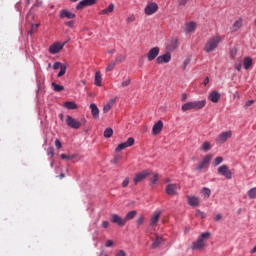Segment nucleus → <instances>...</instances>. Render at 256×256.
<instances>
[{
  "label": "nucleus",
  "mask_w": 256,
  "mask_h": 256,
  "mask_svg": "<svg viewBox=\"0 0 256 256\" xmlns=\"http://www.w3.org/2000/svg\"><path fill=\"white\" fill-rule=\"evenodd\" d=\"M211 237V233L204 232L201 236L197 239L196 242H193L192 249L194 251H201L205 247V242Z\"/></svg>",
  "instance_id": "1"
},
{
  "label": "nucleus",
  "mask_w": 256,
  "mask_h": 256,
  "mask_svg": "<svg viewBox=\"0 0 256 256\" xmlns=\"http://www.w3.org/2000/svg\"><path fill=\"white\" fill-rule=\"evenodd\" d=\"M207 105V101L200 100V101H193V102H187L184 105H182L181 110L182 111H191V109H203Z\"/></svg>",
  "instance_id": "2"
},
{
  "label": "nucleus",
  "mask_w": 256,
  "mask_h": 256,
  "mask_svg": "<svg viewBox=\"0 0 256 256\" xmlns=\"http://www.w3.org/2000/svg\"><path fill=\"white\" fill-rule=\"evenodd\" d=\"M219 43H221V37L220 36H214L208 40V42L205 45L204 51L206 53H211L216 50V48L219 46Z\"/></svg>",
  "instance_id": "3"
},
{
  "label": "nucleus",
  "mask_w": 256,
  "mask_h": 256,
  "mask_svg": "<svg viewBox=\"0 0 256 256\" xmlns=\"http://www.w3.org/2000/svg\"><path fill=\"white\" fill-rule=\"evenodd\" d=\"M85 123H87L85 118H81V121H79L72 116H66V125L71 129H81V125H85Z\"/></svg>",
  "instance_id": "4"
},
{
  "label": "nucleus",
  "mask_w": 256,
  "mask_h": 256,
  "mask_svg": "<svg viewBox=\"0 0 256 256\" xmlns=\"http://www.w3.org/2000/svg\"><path fill=\"white\" fill-rule=\"evenodd\" d=\"M231 137H233V131L228 130V131L222 132L216 138V143L218 145H223V143H226V141L228 139H231Z\"/></svg>",
  "instance_id": "5"
},
{
  "label": "nucleus",
  "mask_w": 256,
  "mask_h": 256,
  "mask_svg": "<svg viewBox=\"0 0 256 256\" xmlns=\"http://www.w3.org/2000/svg\"><path fill=\"white\" fill-rule=\"evenodd\" d=\"M149 175H151V170H144L140 173H137L133 178L134 185H138V183H141V181H145Z\"/></svg>",
  "instance_id": "6"
},
{
  "label": "nucleus",
  "mask_w": 256,
  "mask_h": 256,
  "mask_svg": "<svg viewBox=\"0 0 256 256\" xmlns=\"http://www.w3.org/2000/svg\"><path fill=\"white\" fill-rule=\"evenodd\" d=\"M218 175H222V177H225L226 179H233V172H231L227 165H221L218 168Z\"/></svg>",
  "instance_id": "7"
},
{
  "label": "nucleus",
  "mask_w": 256,
  "mask_h": 256,
  "mask_svg": "<svg viewBox=\"0 0 256 256\" xmlns=\"http://www.w3.org/2000/svg\"><path fill=\"white\" fill-rule=\"evenodd\" d=\"M133 145H135V138L130 137L128 138V140L126 142L120 143L115 151L116 153H121V151H123V149H127V147H133Z\"/></svg>",
  "instance_id": "8"
},
{
  "label": "nucleus",
  "mask_w": 256,
  "mask_h": 256,
  "mask_svg": "<svg viewBox=\"0 0 256 256\" xmlns=\"http://www.w3.org/2000/svg\"><path fill=\"white\" fill-rule=\"evenodd\" d=\"M156 11H159V5H157L155 2L148 3L144 9L145 15L148 16L155 15Z\"/></svg>",
  "instance_id": "9"
},
{
  "label": "nucleus",
  "mask_w": 256,
  "mask_h": 256,
  "mask_svg": "<svg viewBox=\"0 0 256 256\" xmlns=\"http://www.w3.org/2000/svg\"><path fill=\"white\" fill-rule=\"evenodd\" d=\"M111 223L118 225L119 227H125V218L119 216V214H112L110 218Z\"/></svg>",
  "instance_id": "10"
},
{
  "label": "nucleus",
  "mask_w": 256,
  "mask_h": 256,
  "mask_svg": "<svg viewBox=\"0 0 256 256\" xmlns=\"http://www.w3.org/2000/svg\"><path fill=\"white\" fill-rule=\"evenodd\" d=\"M211 159H213V156L211 154L206 155L203 160L198 164L197 166V171H203V169H205L206 166L209 165V163L211 162Z\"/></svg>",
  "instance_id": "11"
},
{
  "label": "nucleus",
  "mask_w": 256,
  "mask_h": 256,
  "mask_svg": "<svg viewBox=\"0 0 256 256\" xmlns=\"http://www.w3.org/2000/svg\"><path fill=\"white\" fill-rule=\"evenodd\" d=\"M97 0H82L76 6L77 11H81V9H85V7H91V5H95Z\"/></svg>",
  "instance_id": "12"
},
{
  "label": "nucleus",
  "mask_w": 256,
  "mask_h": 256,
  "mask_svg": "<svg viewBox=\"0 0 256 256\" xmlns=\"http://www.w3.org/2000/svg\"><path fill=\"white\" fill-rule=\"evenodd\" d=\"M160 218H161V210H156L150 218L151 227H156L157 223H159Z\"/></svg>",
  "instance_id": "13"
},
{
  "label": "nucleus",
  "mask_w": 256,
  "mask_h": 256,
  "mask_svg": "<svg viewBox=\"0 0 256 256\" xmlns=\"http://www.w3.org/2000/svg\"><path fill=\"white\" fill-rule=\"evenodd\" d=\"M159 47H154L152 49H150L147 53V59L148 61H153L154 59L157 58V56L159 55Z\"/></svg>",
  "instance_id": "14"
},
{
  "label": "nucleus",
  "mask_w": 256,
  "mask_h": 256,
  "mask_svg": "<svg viewBox=\"0 0 256 256\" xmlns=\"http://www.w3.org/2000/svg\"><path fill=\"white\" fill-rule=\"evenodd\" d=\"M169 61H171V53L169 52L164 55L158 56L156 59V63H158V65H161L163 63H169Z\"/></svg>",
  "instance_id": "15"
},
{
  "label": "nucleus",
  "mask_w": 256,
  "mask_h": 256,
  "mask_svg": "<svg viewBox=\"0 0 256 256\" xmlns=\"http://www.w3.org/2000/svg\"><path fill=\"white\" fill-rule=\"evenodd\" d=\"M179 47V39L176 37L171 38L168 45H167V50L168 51H175Z\"/></svg>",
  "instance_id": "16"
},
{
  "label": "nucleus",
  "mask_w": 256,
  "mask_h": 256,
  "mask_svg": "<svg viewBox=\"0 0 256 256\" xmlns=\"http://www.w3.org/2000/svg\"><path fill=\"white\" fill-rule=\"evenodd\" d=\"M195 29H197V23L191 21L186 23L184 31L185 33L191 34V33H195Z\"/></svg>",
  "instance_id": "17"
},
{
  "label": "nucleus",
  "mask_w": 256,
  "mask_h": 256,
  "mask_svg": "<svg viewBox=\"0 0 256 256\" xmlns=\"http://www.w3.org/2000/svg\"><path fill=\"white\" fill-rule=\"evenodd\" d=\"M63 47H64V44L56 42L49 47V51H50V53H52V55H55V54L59 53V51H61V49H63Z\"/></svg>",
  "instance_id": "18"
},
{
  "label": "nucleus",
  "mask_w": 256,
  "mask_h": 256,
  "mask_svg": "<svg viewBox=\"0 0 256 256\" xmlns=\"http://www.w3.org/2000/svg\"><path fill=\"white\" fill-rule=\"evenodd\" d=\"M179 185L177 184H168L166 186V193L167 195H177V188Z\"/></svg>",
  "instance_id": "19"
},
{
  "label": "nucleus",
  "mask_w": 256,
  "mask_h": 256,
  "mask_svg": "<svg viewBox=\"0 0 256 256\" xmlns=\"http://www.w3.org/2000/svg\"><path fill=\"white\" fill-rule=\"evenodd\" d=\"M163 131V121L159 120L152 128L153 135H159Z\"/></svg>",
  "instance_id": "20"
},
{
  "label": "nucleus",
  "mask_w": 256,
  "mask_h": 256,
  "mask_svg": "<svg viewBox=\"0 0 256 256\" xmlns=\"http://www.w3.org/2000/svg\"><path fill=\"white\" fill-rule=\"evenodd\" d=\"M76 15L73 12L68 10H61L60 11V19H75Z\"/></svg>",
  "instance_id": "21"
},
{
  "label": "nucleus",
  "mask_w": 256,
  "mask_h": 256,
  "mask_svg": "<svg viewBox=\"0 0 256 256\" xmlns=\"http://www.w3.org/2000/svg\"><path fill=\"white\" fill-rule=\"evenodd\" d=\"M208 99L212 102V103H219V100L221 99V94H219V92L217 91H212L209 96Z\"/></svg>",
  "instance_id": "22"
},
{
  "label": "nucleus",
  "mask_w": 256,
  "mask_h": 256,
  "mask_svg": "<svg viewBox=\"0 0 256 256\" xmlns=\"http://www.w3.org/2000/svg\"><path fill=\"white\" fill-rule=\"evenodd\" d=\"M115 11V4L111 3L106 9H103L99 12V15H111Z\"/></svg>",
  "instance_id": "23"
},
{
  "label": "nucleus",
  "mask_w": 256,
  "mask_h": 256,
  "mask_svg": "<svg viewBox=\"0 0 256 256\" xmlns=\"http://www.w3.org/2000/svg\"><path fill=\"white\" fill-rule=\"evenodd\" d=\"M187 199H188V205H190V207H198L199 198L195 196H188Z\"/></svg>",
  "instance_id": "24"
},
{
  "label": "nucleus",
  "mask_w": 256,
  "mask_h": 256,
  "mask_svg": "<svg viewBox=\"0 0 256 256\" xmlns=\"http://www.w3.org/2000/svg\"><path fill=\"white\" fill-rule=\"evenodd\" d=\"M90 109L93 119H99V108L97 107V104H90Z\"/></svg>",
  "instance_id": "25"
},
{
  "label": "nucleus",
  "mask_w": 256,
  "mask_h": 256,
  "mask_svg": "<svg viewBox=\"0 0 256 256\" xmlns=\"http://www.w3.org/2000/svg\"><path fill=\"white\" fill-rule=\"evenodd\" d=\"M242 26H243V19L240 18V19L236 20L234 22V24L232 25V31L235 33L238 30H240Z\"/></svg>",
  "instance_id": "26"
},
{
  "label": "nucleus",
  "mask_w": 256,
  "mask_h": 256,
  "mask_svg": "<svg viewBox=\"0 0 256 256\" xmlns=\"http://www.w3.org/2000/svg\"><path fill=\"white\" fill-rule=\"evenodd\" d=\"M135 217H137V211L132 210L126 214V216L124 217V221H125V223H127V221H131V220L135 219Z\"/></svg>",
  "instance_id": "27"
},
{
  "label": "nucleus",
  "mask_w": 256,
  "mask_h": 256,
  "mask_svg": "<svg viewBox=\"0 0 256 256\" xmlns=\"http://www.w3.org/2000/svg\"><path fill=\"white\" fill-rule=\"evenodd\" d=\"M113 105H115V99H111V100L103 107V113H109L110 109H113Z\"/></svg>",
  "instance_id": "28"
},
{
  "label": "nucleus",
  "mask_w": 256,
  "mask_h": 256,
  "mask_svg": "<svg viewBox=\"0 0 256 256\" xmlns=\"http://www.w3.org/2000/svg\"><path fill=\"white\" fill-rule=\"evenodd\" d=\"M163 241V238H161L160 236H156L155 240L153 241L151 248L152 249H157V247H159V245H161Z\"/></svg>",
  "instance_id": "29"
},
{
  "label": "nucleus",
  "mask_w": 256,
  "mask_h": 256,
  "mask_svg": "<svg viewBox=\"0 0 256 256\" xmlns=\"http://www.w3.org/2000/svg\"><path fill=\"white\" fill-rule=\"evenodd\" d=\"M201 193H202L204 199H209V197H211V189H209L207 187L202 188Z\"/></svg>",
  "instance_id": "30"
},
{
  "label": "nucleus",
  "mask_w": 256,
  "mask_h": 256,
  "mask_svg": "<svg viewBox=\"0 0 256 256\" xmlns=\"http://www.w3.org/2000/svg\"><path fill=\"white\" fill-rule=\"evenodd\" d=\"M102 81H103V79L101 78V72H96L95 73V85H97V87H101Z\"/></svg>",
  "instance_id": "31"
},
{
  "label": "nucleus",
  "mask_w": 256,
  "mask_h": 256,
  "mask_svg": "<svg viewBox=\"0 0 256 256\" xmlns=\"http://www.w3.org/2000/svg\"><path fill=\"white\" fill-rule=\"evenodd\" d=\"M244 69H249L253 65V60L250 57H246L243 62Z\"/></svg>",
  "instance_id": "32"
},
{
  "label": "nucleus",
  "mask_w": 256,
  "mask_h": 256,
  "mask_svg": "<svg viewBox=\"0 0 256 256\" xmlns=\"http://www.w3.org/2000/svg\"><path fill=\"white\" fill-rule=\"evenodd\" d=\"M64 107L69 110L77 109V104L75 102H65Z\"/></svg>",
  "instance_id": "33"
},
{
  "label": "nucleus",
  "mask_w": 256,
  "mask_h": 256,
  "mask_svg": "<svg viewBox=\"0 0 256 256\" xmlns=\"http://www.w3.org/2000/svg\"><path fill=\"white\" fill-rule=\"evenodd\" d=\"M131 85V78L130 77H124L120 87H129Z\"/></svg>",
  "instance_id": "34"
},
{
  "label": "nucleus",
  "mask_w": 256,
  "mask_h": 256,
  "mask_svg": "<svg viewBox=\"0 0 256 256\" xmlns=\"http://www.w3.org/2000/svg\"><path fill=\"white\" fill-rule=\"evenodd\" d=\"M52 87L54 89V91H56L57 93L61 92V91H65V87L61 86L55 82L52 83Z\"/></svg>",
  "instance_id": "35"
},
{
  "label": "nucleus",
  "mask_w": 256,
  "mask_h": 256,
  "mask_svg": "<svg viewBox=\"0 0 256 256\" xmlns=\"http://www.w3.org/2000/svg\"><path fill=\"white\" fill-rule=\"evenodd\" d=\"M210 149H211V143L208 141L202 143V145L200 147L201 151H210Z\"/></svg>",
  "instance_id": "36"
},
{
  "label": "nucleus",
  "mask_w": 256,
  "mask_h": 256,
  "mask_svg": "<svg viewBox=\"0 0 256 256\" xmlns=\"http://www.w3.org/2000/svg\"><path fill=\"white\" fill-rule=\"evenodd\" d=\"M247 195H248L249 199H256V187L250 189L247 192Z\"/></svg>",
  "instance_id": "37"
},
{
  "label": "nucleus",
  "mask_w": 256,
  "mask_h": 256,
  "mask_svg": "<svg viewBox=\"0 0 256 256\" xmlns=\"http://www.w3.org/2000/svg\"><path fill=\"white\" fill-rule=\"evenodd\" d=\"M125 61V56L120 54L118 55L114 60L113 62L118 65V63H123Z\"/></svg>",
  "instance_id": "38"
},
{
  "label": "nucleus",
  "mask_w": 256,
  "mask_h": 256,
  "mask_svg": "<svg viewBox=\"0 0 256 256\" xmlns=\"http://www.w3.org/2000/svg\"><path fill=\"white\" fill-rule=\"evenodd\" d=\"M104 137L106 139H109L110 137H113V129L112 128H107L105 131H104Z\"/></svg>",
  "instance_id": "39"
},
{
  "label": "nucleus",
  "mask_w": 256,
  "mask_h": 256,
  "mask_svg": "<svg viewBox=\"0 0 256 256\" xmlns=\"http://www.w3.org/2000/svg\"><path fill=\"white\" fill-rule=\"evenodd\" d=\"M221 163H223V157L221 156L216 157L213 161L214 167L221 165Z\"/></svg>",
  "instance_id": "40"
},
{
  "label": "nucleus",
  "mask_w": 256,
  "mask_h": 256,
  "mask_svg": "<svg viewBox=\"0 0 256 256\" xmlns=\"http://www.w3.org/2000/svg\"><path fill=\"white\" fill-rule=\"evenodd\" d=\"M117 64L112 60L106 67V72H110V71H113V69H115V66Z\"/></svg>",
  "instance_id": "41"
},
{
  "label": "nucleus",
  "mask_w": 256,
  "mask_h": 256,
  "mask_svg": "<svg viewBox=\"0 0 256 256\" xmlns=\"http://www.w3.org/2000/svg\"><path fill=\"white\" fill-rule=\"evenodd\" d=\"M65 73H67V66L64 65V66H61L60 72L58 73L57 77H63Z\"/></svg>",
  "instance_id": "42"
},
{
  "label": "nucleus",
  "mask_w": 256,
  "mask_h": 256,
  "mask_svg": "<svg viewBox=\"0 0 256 256\" xmlns=\"http://www.w3.org/2000/svg\"><path fill=\"white\" fill-rule=\"evenodd\" d=\"M144 221H145V216L140 215V216L137 218V220H136V224H137L138 226L143 225Z\"/></svg>",
  "instance_id": "43"
},
{
  "label": "nucleus",
  "mask_w": 256,
  "mask_h": 256,
  "mask_svg": "<svg viewBox=\"0 0 256 256\" xmlns=\"http://www.w3.org/2000/svg\"><path fill=\"white\" fill-rule=\"evenodd\" d=\"M196 217H200V219H205V217H207V214H205V212H202L201 210H197Z\"/></svg>",
  "instance_id": "44"
},
{
  "label": "nucleus",
  "mask_w": 256,
  "mask_h": 256,
  "mask_svg": "<svg viewBox=\"0 0 256 256\" xmlns=\"http://www.w3.org/2000/svg\"><path fill=\"white\" fill-rule=\"evenodd\" d=\"M47 154L49 157H51V159H53V157H55V150L53 149V147L48 148Z\"/></svg>",
  "instance_id": "45"
},
{
  "label": "nucleus",
  "mask_w": 256,
  "mask_h": 256,
  "mask_svg": "<svg viewBox=\"0 0 256 256\" xmlns=\"http://www.w3.org/2000/svg\"><path fill=\"white\" fill-rule=\"evenodd\" d=\"M230 57H231V59H235V57H237V48H232L231 49Z\"/></svg>",
  "instance_id": "46"
},
{
  "label": "nucleus",
  "mask_w": 256,
  "mask_h": 256,
  "mask_svg": "<svg viewBox=\"0 0 256 256\" xmlns=\"http://www.w3.org/2000/svg\"><path fill=\"white\" fill-rule=\"evenodd\" d=\"M65 64H62L61 62H55L53 64V69L57 70V69H61V67H64Z\"/></svg>",
  "instance_id": "47"
},
{
  "label": "nucleus",
  "mask_w": 256,
  "mask_h": 256,
  "mask_svg": "<svg viewBox=\"0 0 256 256\" xmlns=\"http://www.w3.org/2000/svg\"><path fill=\"white\" fill-rule=\"evenodd\" d=\"M189 3V0H178V7H185Z\"/></svg>",
  "instance_id": "48"
},
{
  "label": "nucleus",
  "mask_w": 256,
  "mask_h": 256,
  "mask_svg": "<svg viewBox=\"0 0 256 256\" xmlns=\"http://www.w3.org/2000/svg\"><path fill=\"white\" fill-rule=\"evenodd\" d=\"M159 181V174H155L151 179V185H155Z\"/></svg>",
  "instance_id": "49"
},
{
  "label": "nucleus",
  "mask_w": 256,
  "mask_h": 256,
  "mask_svg": "<svg viewBox=\"0 0 256 256\" xmlns=\"http://www.w3.org/2000/svg\"><path fill=\"white\" fill-rule=\"evenodd\" d=\"M129 186V177H126L122 182V187H128Z\"/></svg>",
  "instance_id": "50"
},
{
  "label": "nucleus",
  "mask_w": 256,
  "mask_h": 256,
  "mask_svg": "<svg viewBox=\"0 0 256 256\" xmlns=\"http://www.w3.org/2000/svg\"><path fill=\"white\" fill-rule=\"evenodd\" d=\"M61 159H75V156H67L66 154L60 155Z\"/></svg>",
  "instance_id": "51"
},
{
  "label": "nucleus",
  "mask_w": 256,
  "mask_h": 256,
  "mask_svg": "<svg viewBox=\"0 0 256 256\" xmlns=\"http://www.w3.org/2000/svg\"><path fill=\"white\" fill-rule=\"evenodd\" d=\"M55 146L57 147V149H61V147H63V145L61 144V141H59V139L55 140Z\"/></svg>",
  "instance_id": "52"
},
{
  "label": "nucleus",
  "mask_w": 256,
  "mask_h": 256,
  "mask_svg": "<svg viewBox=\"0 0 256 256\" xmlns=\"http://www.w3.org/2000/svg\"><path fill=\"white\" fill-rule=\"evenodd\" d=\"M255 103V100H249L245 103V108L247 109V107H251V105H253Z\"/></svg>",
  "instance_id": "53"
},
{
  "label": "nucleus",
  "mask_w": 256,
  "mask_h": 256,
  "mask_svg": "<svg viewBox=\"0 0 256 256\" xmlns=\"http://www.w3.org/2000/svg\"><path fill=\"white\" fill-rule=\"evenodd\" d=\"M65 25L67 27H75V22L74 21H68V22L65 23Z\"/></svg>",
  "instance_id": "54"
},
{
  "label": "nucleus",
  "mask_w": 256,
  "mask_h": 256,
  "mask_svg": "<svg viewBox=\"0 0 256 256\" xmlns=\"http://www.w3.org/2000/svg\"><path fill=\"white\" fill-rule=\"evenodd\" d=\"M105 247H113V240H107Z\"/></svg>",
  "instance_id": "55"
},
{
  "label": "nucleus",
  "mask_w": 256,
  "mask_h": 256,
  "mask_svg": "<svg viewBox=\"0 0 256 256\" xmlns=\"http://www.w3.org/2000/svg\"><path fill=\"white\" fill-rule=\"evenodd\" d=\"M135 21V15H131L130 17L127 18L128 23H133Z\"/></svg>",
  "instance_id": "56"
},
{
  "label": "nucleus",
  "mask_w": 256,
  "mask_h": 256,
  "mask_svg": "<svg viewBox=\"0 0 256 256\" xmlns=\"http://www.w3.org/2000/svg\"><path fill=\"white\" fill-rule=\"evenodd\" d=\"M221 219H223V216L221 214H217L215 217H214V221H221Z\"/></svg>",
  "instance_id": "57"
},
{
  "label": "nucleus",
  "mask_w": 256,
  "mask_h": 256,
  "mask_svg": "<svg viewBox=\"0 0 256 256\" xmlns=\"http://www.w3.org/2000/svg\"><path fill=\"white\" fill-rule=\"evenodd\" d=\"M39 25H40V24H32V25H31L32 31H37V29L39 28Z\"/></svg>",
  "instance_id": "58"
},
{
  "label": "nucleus",
  "mask_w": 256,
  "mask_h": 256,
  "mask_svg": "<svg viewBox=\"0 0 256 256\" xmlns=\"http://www.w3.org/2000/svg\"><path fill=\"white\" fill-rule=\"evenodd\" d=\"M241 62L235 64L236 71H241Z\"/></svg>",
  "instance_id": "59"
},
{
  "label": "nucleus",
  "mask_w": 256,
  "mask_h": 256,
  "mask_svg": "<svg viewBox=\"0 0 256 256\" xmlns=\"http://www.w3.org/2000/svg\"><path fill=\"white\" fill-rule=\"evenodd\" d=\"M115 256H127V254L123 250H120Z\"/></svg>",
  "instance_id": "60"
},
{
  "label": "nucleus",
  "mask_w": 256,
  "mask_h": 256,
  "mask_svg": "<svg viewBox=\"0 0 256 256\" xmlns=\"http://www.w3.org/2000/svg\"><path fill=\"white\" fill-rule=\"evenodd\" d=\"M102 227H103L104 229H107V227H109V222H108V221H103V222H102Z\"/></svg>",
  "instance_id": "61"
},
{
  "label": "nucleus",
  "mask_w": 256,
  "mask_h": 256,
  "mask_svg": "<svg viewBox=\"0 0 256 256\" xmlns=\"http://www.w3.org/2000/svg\"><path fill=\"white\" fill-rule=\"evenodd\" d=\"M182 101H187V94H182Z\"/></svg>",
  "instance_id": "62"
},
{
  "label": "nucleus",
  "mask_w": 256,
  "mask_h": 256,
  "mask_svg": "<svg viewBox=\"0 0 256 256\" xmlns=\"http://www.w3.org/2000/svg\"><path fill=\"white\" fill-rule=\"evenodd\" d=\"M204 85H209V77H206L204 80Z\"/></svg>",
  "instance_id": "63"
},
{
  "label": "nucleus",
  "mask_w": 256,
  "mask_h": 256,
  "mask_svg": "<svg viewBox=\"0 0 256 256\" xmlns=\"http://www.w3.org/2000/svg\"><path fill=\"white\" fill-rule=\"evenodd\" d=\"M59 177L60 179H65V173H61Z\"/></svg>",
  "instance_id": "64"
}]
</instances>
